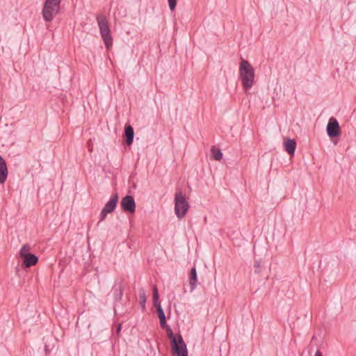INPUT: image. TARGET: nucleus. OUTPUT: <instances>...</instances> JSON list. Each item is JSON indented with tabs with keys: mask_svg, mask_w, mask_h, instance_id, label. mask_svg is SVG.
<instances>
[{
	"mask_svg": "<svg viewBox=\"0 0 356 356\" xmlns=\"http://www.w3.org/2000/svg\"><path fill=\"white\" fill-rule=\"evenodd\" d=\"M238 71L243 88L246 90L250 89L254 82V69L247 60H242Z\"/></svg>",
	"mask_w": 356,
	"mask_h": 356,
	"instance_id": "1",
	"label": "nucleus"
},
{
	"mask_svg": "<svg viewBox=\"0 0 356 356\" xmlns=\"http://www.w3.org/2000/svg\"><path fill=\"white\" fill-rule=\"evenodd\" d=\"M175 211L179 219L183 218L189 209V204L181 191L175 195Z\"/></svg>",
	"mask_w": 356,
	"mask_h": 356,
	"instance_id": "2",
	"label": "nucleus"
},
{
	"mask_svg": "<svg viewBox=\"0 0 356 356\" xmlns=\"http://www.w3.org/2000/svg\"><path fill=\"white\" fill-rule=\"evenodd\" d=\"M97 21L100 30V34L104 42L105 46L108 49L112 45L113 39L107 19L104 16H97Z\"/></svg>",
	"mask_w": 356,
	"mask_h": 356,
	"instance_id": "3",
	"label": "nucleus"
},
{
	"mask_svg": "<svg viewBox=\"0 0 356 356\" xmlns=\"http://www.w3.org/2000/svg\"><path fill=\"white\" fill-rule=\"evenodd\" d=\"M118 200L119 197L118 193H115L112 195L109 201L105 204L100 212L99 222L104 220L108 213H111L115 211Z\"/></svg>",
	"mask_w": 356,
	"mask_h": 356,
	"instance_id": "4",
	"label": "nucleus"
},
{
	"mask_svg": "<svg viewBox=\"0 0 356 356\" xmlns=\"http://www.w3.org/2000/svg\"><path fill=\"white\" fill-rule=\"evenodd\" d=\"M174 356H188L186 344L181 334L177 335V340L171 343Z\"/></svg>",
	"mask_w": 356,
	"mask_h": 356,
	"instance_id": "5",
	"label": "nucleus"
},
{
	"mask_svg": "<svg viewBox=\"0 0 356 356\" xmlns=\"http://www.w3.org/2000/svg\"><path fill=\"white\" fill-rule=\"evenodd\" d=\"M120 206L125 213H134L136 211V202L132 195H125L121 200Z\"/></svg>",
	"mask_w": 356,
	"mask_h": 356,
	"instance_id": "6",
	"label": "nucleus"
},
{
	"mask_svg": "<svg viewBox=\"0 0 356 356\" xmlns=\"http://www.w3.org/2000/svg\"><path fill=\"white\" fill-rule=\"evenodd\" d=\"M327 134L330 138H335L340 135L341 130L338 121L334 118L329 120L326 127Z\"/></svg>",
	"mask_w": 356,
	"mask_h": 356,
	"instance_id": "7",
	"label": "nucleus"
},
{
	"mask_svg": "<svg viewBox=\"0 0 356 356\" xmlns=\"http://www.w3.org/2000/svg\"><path fill=\"white\" fill-rule=\"evenodd\" d=\"M59 9L46 5L44 3L42 9L43 18L46 22H51L55 16L58 13Z\"/></svg>",
	"mask_w": 356,
	"mask_h": 356,
	"instance_id": "8",
	"label": "nucleus"
},
{
	"mask_svg": "<svg viewBox=\"0 0 356 356\" xmlns=\"http://www.w3.org/2000/svg\"><path fill=\"white\" fill-rule=\"evenodd\" d=\"M159 291L156 285L153 287V304L154 306L156 308L158 317L159 319H162V318H165L164 311L159 302Z\"/></svg>",
	"mask_w": 356,
	"mask_h": 356,
	"instance_id": "9",
	"label": "nucleus"
},
{
	"mask_svg": "<svg viewBox=\"0 0 356 356\" xmlns=\"http://www.w3.org/2000/svg\"><path fill=\"white\" fill-rule=\"evenodd\" d=\"M113 297L115 301L121 300L124 294V286L122 282L115 283L113 287Z\"/></svg>",
	"mask_w": 356,
	"mask_h": 356,
	"instance_id": "10",
	"label": "nucleus"
},
{
	"mask_svg": "<svg viewBox=\"0 0 356 356\" xmlns=\"http://www.w3.org/2000/svg\"><path fill=\"white\" fill-rule=\"evenodd\" d=\"M8 168L5 160L0 156V184H4L8 177Z\"/></svg>",
	"mask_w": 356,
	"mask_h": 356,
	"instance_id": "11",
	"label": "nucleus"
},
{
	"mask_svg": "<svg viewBox=\"0 0 356 356\" xmlns=\"http://www.w3.org/2000/svg\"><path fill=\"white\" fill-rule=\"evenodd\" d=\"M23 259V266L25 268H30L35 266L38 262V257L34 254L26 255Z\"/></svg>",
	"mask_w": 356,
	"mask_h": 356,
	"instance_id": "12",
	"label": "nucleus"
},
{
	"mask_svg": "<svg viewBox=\"0 0 356 356\" xmlns=\"http://www.w3.org/2000/svg\"><path fill=\"white\" fill-rule=\"evenodd\" d=\"M124 136L126 144L131 145L134 141V131L133 127L130 124L125 125L124 127Z\"/></svg>",
	"mask_w": 356,
	"mask_h": 356,
	"instance_id": "13",
	"label": "nucleus"
},
{
	"mask_svg": "<svg viewBox=\"0 0 356 356\" xmlns=\"http://www.w3.org/2000/svg\"><path fill=\"white\" fill-rule=\"evenodd\" d=\"M197 275L195 267H193L191 269V272L189 274V285L191 288V291H193L197 286Z\"/></svg>",
	"mask_w": 356,
	"mask_h": 356,
	"instance_id": "14",
	"label": "nucleus"
},
{
	"mask_svg": "<svg viewBox=\"0 0 356 356\" xmlns=\"http://www.w3.org/2000/svg\"><path fill=\"white\" fill-rule=\"evenodd\" d=\"M284 147L287 153L293 156L296 151V143L294 140L289 138L284 142Z\"/></svg>",
	"mask_w": 356,
	"mask_h": 356,
	"instance_id": "15",
	"label": "nucleus"
},
{
	"mask_svg": "<svg viewBox=\"0 0 356 356\" xmlns=\"http://www.w3.org/2000/svg\"><path fill=\"white\" fill-rule=\"evenodd\" d=\"M213 159L216 161H220L222 157V153L219 148L212 147L211 149Z\"/></svg>",
	"mask_w": 356,
	"mask_h": 356,
	"instance_id": "16",
	"label": "nucleus"
},
{
	"mask_svg": "<svg viewBox=\"0 0 356 356\" xmlns=\"http://www.w3.org/2000/svg\"><path fill=\"white\" fill-rule=\"evenodd\" d=\"M139 302L143 310H145L146 303V295L144 289H140L139 291Z\"/></svg>",
	"mask_w": 356,
	"mask_h": 356,
	"instance_id": "17",
	"label": "nucleus"
},
{
	"mask_svg": "<svg viewBox=\"0 0 356 356\" xmlns=\"http://www.w3.org/2000/svg\"><path fill=\"white\" fill-rule=\"evenodd\" d=\"M30 250H31V247L29 244L26 243V244L23 245L19 250L20 257L22 258H24V257H26V255L30 254H31L29 252Z\"/></svg>",
	"mask_w": 356,
	"mask_h": 356,
	"instance_id": "18",
	"label": "nucleus"
},
{
	"mask_svg": "<svg viewBox=\"0 0 356 356\" xmlns=\"http://www.w3.org/2000/svg\"><path fill=\"white\" fill-rule=\"evenodd\" d=\"M61 0H45L44 4L49 5L60 10Z\"/></svg>",
	"mask_w": 356,
	"mask_h": 356,
	"instance_id": "19",
	"label": "nucleus"
},
{
	"mask_svg": "<svg viewBox=\"0 0 356 356\" xmlns=\"http://www.w3.org/2000/svg\"><path fill=\"white\" fill-rule=\"evenodd\" d=\"M165 330L167 332L168 337L169 338V339L170 341V343H172V342L177 340V335L175 336L173 334V332L170 326L168 327L167 328H165Z\"/></svg>",
	"mask_w": 356,
	"mask_h": 356,
	"instance_id": "20",
	"label": "nucleus"
},
{
	"mask_svg": "<svg viewBox=\"0 0 356 356\" xmlns=\"http://www.w3.org/2000/svg\"><path fill=\"white\" fill-rule=\"evenodd\" d=\"M254 273L257 274H259L261 273V261L258 260H255L254 263Z\"/></svg>",
	"mask_w": 356,
	"mask_h": 356,
	"instance_id": "21",
	"label": "nucleus"
},
{
	"mask_svg": "<svg viewBox=\"0 0 356 356\" xmlns=\"http://www.w3.org/2000/svg\"><path fill=\"white\" fill-rule=\"evenodd\" d=\"M168 1L170 10L173 11L177 6V0H168Z\"/></svg>",
	"mask_w": 356,
	"mask_h": 356,
	"instance_id": "22",
	"label": "nucleus"
},
{
	"mask_svg": "<svg viewBox=\"0 0 356 356\" xmlns=\"http://www.w3.org/2000/svg\"><path fill=\"white\" fill-rule=\"evenodd\" d=\"M159 321H160V325H161V328L165 329L168 327H169L166 323L165 318H162V319H159Z\"/></svg>",
	"mask_w": 356,
	"mask_h": 356,
	"instance_id": "23",
	"label": "nucleus"
},
{
	"mask_svg": "<svg viewBox=\"0 0 356 356\" xmlns=\"http://www.w3.org/2000/svg\"><path fill=\"white\" fill-rule=\"evenodd\" d=\"M121 329H122V325L121 324H119L117 327V334L119 335L120 331H121Z\"/></svg>",
	"mask_w": 356,
	"mask_h": 356,
	"instance_id": "24",
	"label": "nucleus"
},
{
	"mask_svg": "<svg viewBox=\"0 0 356 356\" xmlns=\"http://www.w3.org/2000/svg\"><path fill=\"white\" fill-rule=\"evenodd\" d=\"M314 356H323V354H322V353H321L319 350H318L315 353Z\"/></svg>",
	"mask_w": 356,
	"mask_h": 356,
	"instance_id": "25",
	"label": "nucleus"
},
{
	"mask_svg": "<svg viewBox=\"0 0 356 356\" xmlns=\"http://www.w3.org/2000/svg\"><path fill=\"white\" fill-rule=\"evenodd\" d=\"M44 350H45L46 353H47L49 352L48 346H47V345L45 346Z\"/></svg>",
	"mask_w": 356,
	"mask_h": 356,
	"instance_id": "26",
	"label": "nucleus"
}]
</instances>
